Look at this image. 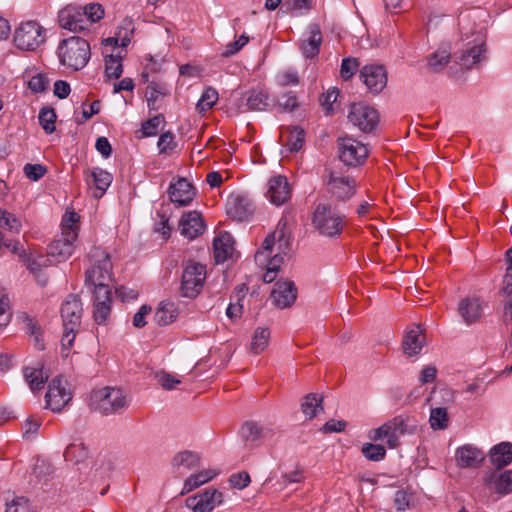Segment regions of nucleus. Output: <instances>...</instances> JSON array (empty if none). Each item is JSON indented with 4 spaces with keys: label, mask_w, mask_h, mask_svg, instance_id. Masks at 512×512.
Returning <instances> with one entry per match:
<instances>
[{
    "label": "nucleus",
    "mask_w": 512,
    "mask_h": 512,
    "mask_svg": "<svg viewBox=\"0 0 512 512\" xmlns=\"http://www.w3.org/2000/svg\"><path fill=\"white\" fill-rule=\"evenodd\" d=\"M291 247L290 235L287 231L286 222L280 221L274 232L269 234L263 241L261 247L255 253V262L266 269L263 275L265 283L275 280L277 272L288 255Z\"/></svg>",
    "instance_id": "1"
},
{
    "label": "nucleus",
    "mask_w": 512,
    "mask_h": 512,
    "mask_svg": "<svg viewBox=\"0 0 512 512\" xmlns=\"http://www.w3.org/2000/svg\"><path fill=\"white\" fill-rule=\"evenodd\" d=\"M80 216L73 210H67L61 221V233L48 245V256L54 263L66 261L75 249L78 238Z\"/></svg>",
    "instance_id": "2"
},
{
    "label": "nucleus",
    "mask_w": 512,
    "mask_h": 512,
    "mask_svg": "<svg viewBox=\"0 0 512 512\" xmlns=\"http://www.w3.org/2000/svg\"><path fill=\"white\" fill-rule=\"evenodd\" d=\"M57 55L62 66L72 71L82 70L91 58V47L87 40L71 36L60 41Z\"/></svg>",
    "instance_id": "3"
},
{
    "label": "nucleus",
    "mask_w": 512,
    "mask_h": 512,
    "mask_svg": "<svg viewBox=\"0 0 512 512\" xmlns=\"http://www.w3.org/2000/svg\"><path fill=\"white\" fill-rule=\"evenodd\" d=\"M417 426L412 423L410 417L399 415L387 421L378 428L371 429L368 437L372 441L386 440L389 448L399 445V438L405 434L415 433Z\"/></svg>",
    "instance_id": "4"
},
{
    "label": "nucleus",
    "mask_w": 512,
    "mask_h": 512,
    "mask_svg": "<svg viewBox=\"0 0 512 512\" xmlns=\"http://www.w3.org/2000/svg\"><path fill=\"white\" fill-rule=\"evenodd\" d=\"M82 302L76 295H69L61 306V317L63 321V335L61 345L64 349L73 346L76 334L81 325Z\"/></svg>",
    "instance_id": "5"
},
{
    "label": "nucleus",
    "mask_w": 512,
    "mask_h": 512,
    "mask_svg": "<svg viewBox=\"0 0 512 512\" xmlns=\"http://www.w3.org/2000/svg\"><path fill=\"white\" fill-rule=\"evenodd\" d=\"M91 266L86 271L85 284L89 287L110 285L112 282V263L108 253L101 248H93L89 253Z\"/></svg>",
    "instance_id": "6"
},
{
    "label": "nucleus",
    "mask_w": 512,
    "mask_h": 512,
    "mask_svg": "<svg viewBox=\"0 0 512 512\" xmlns=\"http://www.w3.org/2000/svg\"><path fill=\"white\" fill-rule=\"evenodd\" d=\"M90 401L94 410L105 415L119 413L128 406V400L124 392L121 389L111 387L94 390Z\"/></svg>",
    "instance_id": "7"
},
{
    "label": "nucleus",
    "mask_w": 512,
    "mask_h": 512,
    "mask_svg": "<svg viewBox=\"0 0 512 512\" xmlns=\"http://www.w3.org/2000/svg\"><path fill=\"white\" fill-rule=\"evenodd\" d=\"M312 224L325 237H336L343 229V217L330 204L320 203L313 213Z\"/></svg>",
    "instance_id": "8"
},
{
    "label": "nucleus",
    "mask_w": 512,
    "mask_h": 512,
    "mask_svg": "<svg viewBox=\"0 0 512 512\" xmlns=\"http://www.w3.org/2000/svg\"><path fill=\"white\" fill-rule=\"evenodd\" d=\"M44 42V29L35 21L22 22L14 30L13 43L21 51H35Z\"/></svg>",
    "instance_id": "9"
},
{
    "label": "nucleus",
    "mask_w": 512,
    "mask_h": 512,
    "mask_svg": "<svg viewBox=\"0 0 512 512\" xmlns=\"http://www.w3.org/2000/svg\"><path fill=\"white\" fill-rule=\"evenodd\" d=\"M207 276L205 265L189 261L185 265L180 283V295L186 298L196 297L203 289Z\"/></svg>",
    "instance_id": "10"
},
{
    "label": "nucleus",
    "mask_w": 512,
    "mask_h": 512,
    "mask_svg": "<svg viewBox=\"0 0 512 512\" xmlns=\"http://www.w3.org/2000/svg\"><path fill=\"white\" fill-rule=\"evenodd\" d=\"M338 150L339 159L351 167L363 165L370 153L365 143L347 135L338 139Z\"/></svg>",
    "instance_id": "11"
},
{
    "label": "nucleus",
    "mask_w": 512,
    "mask_h": 512,
    "mask_svg": "<svg viewBox=\"0 0 512 512\" xmlns=\"http://www.w3.org/2000/svg\"><path fill=\"white\" fill-rule=\"evenodd\" d=\"M46 408L53 412H60L72 399L68 381L62 376L52 379L45 395Z\"/></svg>",
    "instance_id": "12"
},
{
    "label": "nucleus",
    "mask_w": 512,
    "mask_h": 512,
    "mask_svg": "<svg viewBox=\"0 0 512 512\" xmlns=\"http://www.w3.org/2000/svg\"><path fill=\"white\" fill-rule=\"evenodd\" d=\"M276 433L277 429L272 424L260 423L254 420L245 421L239 430L242 440L251 446H259L265 440L271 439Z\"/></svg>",
    "instance_id": "13"
},
{
    "label": "nucleus",
    "mask_w": 512,
    "mask_h": 512,
    "mask_svg": "<svg viewBox=\"0 0 512 512\" xmlns=\"http://www.w3.org/2000/svg\"><path fill=\"white\" fill-rule=\"evenodd\" d=\"M348 120L355 127L365 133L373 131L379 122L377 110L363 103H355L350 107Z\"/></svg>",
    "instance_id": "14"
},
{
    "label": "nucleus",
    "mask_w": 512,
    "mask_h": 512,
    "mask_svg": "<svg viewBox=\"0 0 512 512\" xmlns=\"http://www.w3.org/2000/svg\"><path fill=\"white\" fill-rule=\"evenodd\" d=\"M224 494L218 489H206L186 499L185 505L191 512H212L224 503Z\"/></svg>",
    "instance_id": "15"
},
{
    "label": "nucleus",
    "mask_w": 512,
    "mask_h": 512,
    "mask_svg": "<svg viewBox=\"0 0 512 512\" xmlns=\"http://www.w3.org/2000/svg\"><path fill=\"white\" fill-rule=\"evenodd\" d=\"M226 211L232 219L245 221L252 216L254 212V205L246 194L234 193L227 199Z\"/></svg>",
    "instance_id": "16"
},
{
    "label": "nucleus",
    "mask_w": 512,
    "mask_h": 512,
    "mask_svg": "<svg viewBox=\"0 0 512 512\" xmlns=\"http://www.w3.org/2000/svg\"><path fill=\"white\" fill-rule=\"evenodd\" d=\"M485 39L482 34H477L473 41L458 56V63L465 69H471L485 58Z\"/></svg>",
    "instance_id": "17"
},
{
    "label": "nucleus",
    "mask_w": 512,
    "mask_h": 512,
    "mask_svg": "<svg viewBox=\"0 0 512 512\" xmlns=\"http://www.w3.org/2000/svg\"><path fill=\"white\" fill-rule=\"evenodd\" d=\"M297 298V288L290 280H279L274 284L270 294L271 302L279 309H285L294 304Z\"/></svg>",
    "instance_id": "18"
},
{
    "label": "nucleus",
    "mask_w": 512,
    "mask_h": 512,
    "mask_svg": "<svg viewBox=\"0 0 512 512\" xmlns=\"http://www.w3.org/2000/svg\"><path fill=\"white\" fill-rule=\"evenodd\" d=\"M327 186L330 193L340 200H346L352 197L357 189L354 178L341 175L337 172H331L327 180Z\"/></svg>",
    "instance_id": "19"
},
{
    "label": "nucleus",
    "mask_w": 512,
    "mask_h": 512,
    "mask_svg": "<svg viewBox=\"0 0 512 512\" xmlns=\"http://www.w3.org/2000/svg\"><path fill=\"white\" fill-rule=\"evenodd\" d=\"M168 194L173 204L183 207L192 202L196 195V190L187 179L178 178L170 183Z\"/></svg>",
    "instance_id": "20"
},
{
    "label": "nucleus",
    "mask_w": 512,
    "mask_h": 512,
    "mask_svg": "<svg viewBox=\"0 0 512 512\" xmlns=\"http://www.w3.org/2000/svg\"><path fill=\"white\" fill-rule=\"evenodd\" d=\"M360 77L372 93L381 92L387 84V72L382 65H365L360 71Z\"/></svg>",
    "instance_id": "21"
},
{
    "label": "nucleus",
    "mask_w": 512,
    "mask_h": 512,
    "mask_svg": "<svg viewBox=\"0 0 512 512\" xmlns=\"http://www.w3.org/2000/svg\"><path fill=\"white\" fill-rule=\"evenodd\" d=\"M58 18L60 27L71 32H82L88 29L82 8L67 6L59 12Z\"/></svg>",
    "instance_id": "22"
},
{
    "label": "nucleus",
    "mask_w": 512,
    "mask_h": 512,
    "mask_svg": "<svg viewBox=\"0 0 512 512\" xmlns=\"http://www.w3.org/2000/svg\"><path fill=\"white\" fill-rule=\"evenodd\" d=\"M291 197V187L284 176L272 177L267 183L266 198L276 206H280Z\"/></svg>",
    "instance_id": "23"
},
{
    "label": "nucleus",
    "mask_w": 512,
    "mask_h": 512,
    "mask_svg": "<svg viewBox=\"0 0 512 512\" xmlns=\"http://www.w3.org/2000/svg\"><path fill=\"white\" fill-rule=\"evenodd\" d=\"M455 462L460 468H476L485 459L484 452L472 444H465L455 450Z\"/></svg>",
    "instance_id": "24"
},
{
    "label": "nucleus",
    "mask_w": 512,
    "mask_h": 512,
    "mask_svg": "<svg viewBox=\"0 0 512 512\" xmlns=\"http://www.w3.org/2000/svg\"><path fill=\"white\" fill-rule=\"evenodd\" d=\"M237 105L240 112L264 111L270 106V99L264 90L253 89L240 97Z\"/></svg>",
    "instance_id": "25"
},
{
    "label": "nucleus",
    "mask_w": 512,
    "mask_h": 512,
    "mask_svg": "<svg viewBox=\"0 0 512 512\" xmlns=\"http://www.w3.org/2000/svg\"><path fill=\"white\" fill-rule=\"evenodd\" d=\"M179 229L181 235L190 240L201 235L205 230L201 214L197 211L184 213L179 221Z\"/></svg>",
    "instance_id": "26"
},
{
    "label": "nucleus",
    "mask_w": 512,
    "mask_h": 512,
    "mask_svg": "<svg viewBox=\"0 0 512 512\" xmlns=\"http://www.w3.org/2000/svg\"><path fill=\"white\" fill-rule=\"evenodd\" d=\"M234 239L228 232H220L213 241L216 263H223L234 257L236 253Z\"/></svg>",
    "instance_id": "27"
},
{
    "label": "nucleus",
    "mask_w": 512,
    "mask_h": 512,
    "mask_svg": "<svg viewBox=\"0 0 512 512\" xmlns=\"http://www.w3.org/2000/svg\"><path fill=\"white\" fill-rule=\"evenodd\" d=\"M486 486L497 494L505 496L512 493V469L492 472L485 477Z\"/></svg>",
    "instance_id": "28"
},
{
    "label": "nucleus",
    "mask_w": 512,
    "mask_h": 512,
    "mask_svg": "<svg viewBox=\"0 0 512 512\" xmlns=\"http://www.w3.org/2000/svg\"><path fill=\"white\" fill-rule=\"evenodd\" d=\"M171 465L175 472L182 474L199 468L201 466V456L190 450L180 451L173 456Z\"/></svg>",
    "instance_id": "29"
},
{
    "label": "nucleus",
    "mask_w": 512,
    "mask_h": 512,
    "mask_svg": "<svg viewBox=\"0 0 512 512\" xmlns=\"http://www.w3.org/2000/svg\"><path fill=\"white\" fill-rule=\"evenodd\" d=\"M24 262L29 271L36 277L39 284L41 286H45L47 283V278L41 275V271L42 269L54 263L48 254L45 256L42 254L29 253L24 259Z\"/></svg>",
    "instance_id": "30"
},
{
    "label": "nucleus",
    "mask_w": 512,
    "mask_h": 512,
    "mask_svg": "<svg viewBox=\"0 0 512 512\" xmlns=\"http://www.w3.org/2000/svg\"><path fill=\"white\" fill-rule=\"evenodd\" d=\"M491 463L498 469L512 463V443L501 442L493 446L489 451Z\"/></svg>",
    "instance_id": "31"
},
{
    "label": "nucleus",
    "mask_w": 512,
    "mask_h": 512,
    "mask_svg": "<svg viewBox=\"0 0 512 512\" xmlns=\"http://www.w3.org/2000/svg\"><path fill=\"white\" fill-rule=\"evenodd\" d=\"M281 139L289 152H298L305 141V132L298 126L282 128Z\"/></svg>",
    "instance_id": "32"
},
{
    "label": "nucleus",
    "mask_w": 512,
    "mask_h": 512,
    "mask_svg": "<svg viewBox=\"0 0 512 512\" xmlns=\"http://www.w3.org/2000/svg\"><path fill=\"white\" fill-rule=\"evenodd\" d=\"M89 177H91L92 180L90 181L87 178L86 181L88 185L92 183L95 186V191L93 192L95 198L102 197L113 180L112 175L101 168L92 169L89 172Z\"/></svg>",
    "instance_id": "33"
},
{
    "label": "nucleus",
    "mask_w": 512,
    "mask_h": 512,
    "mask_svg": "<svg viewBox=\"0 0 512 512\" xmlns=\"http://www.w3.org/2000/svg\"><path fill=\"white\" fill-rule=\"evenodd\" d=\"M425 344V335L419 327L408 330L404 336L403 349L409 356L417 355Z\"/></svg>",
    "instance_id": "34"
},
{
    "label": "nucleus",
    "mask_w": 512,
    "mask_h": 512,
    "mask_svg": "<svg viewBox=\"0 0 512 512\" xmlns=\"http://www.w3.org/2000/svg\"><path fill=\"white\" fill-rule=\"evenodd\" d=\"M322 42V34L320 28L316 24L309 26V36L301 44V50L306 58H313L319 53L320 44Z\"/></svg>",
    "instance_id": "35"
},
{
    "label": "nucleus",
    "mask_w": 512,
    "mask_h": 512,
    "mask_svg": "<svg viewBox=\"0 0 512 512\" xmlns=\"http://www.w3.org/2000/svg\"><path fill=\"white\" fill-rule=\"evenodd\" d=\"M459 314L467 324L476 322L482 315V306L477 298H466L459 303Z\"/></svg>",
    "instance_id": "36"
},
{
    "label": "nucleus",
    "mask_w": 512,
    "mask_h": 512,
    "mask_svg": "<svg viewBox=\"0 0 512 512\" xmlns=\"http://www.w3.org/2000/svg\"><path fill=\"white\" fill-rule=\"evenodd\" d=\"M217 473L212 469H203L197 473L191 474L186 478L183 484L181 495H185L194 489L211 481Z\"/></svg>",
    "instance_id": "37"
},
{
    "label": "nucleus",
    "mask_w": 512,
    "mask_h": 512,
    "mask_svg": "<svg viewBox=\"0 0 512 512\" xmlns=\"http://www.w3.org/2000/svg\"><path fill=\"white\" fill-rule=\"evenodd\" d=\"M23 374L32 392L42 389L48 379L47 372H45L40 365L36 367H25Z\"/></svg>",
    "instance_id": "38"
},
{
    "label": "nucleus",
    "mask_w": 512,
    "mask_h": 512,
    "mask_svg": "<svg viewBox=\"0 0 512 512\" xmlns=\"http://www.w3.org/2000/svg\"><path fill=\"white\" fill-rule=\"evenodd\" d=\"M178 316L177 306L170 301H162L157 307L154 320L161 326H166L175 321Z\"/></svg>",
    "instance_id": "39"
},
{
    "label": "nucleus",
    "mask_w": 512,
    "mask_h": 512,
    "mask_svg": "<svg viewBox=\"0 0 512 512\" xmlns=\"http://www.w3.org/2000/svg\"><path fill=\"white\" fill-rule=\"evenodd\" d=\"M122 51L106 54L105 57V76L108 80L118 79L123 73Z\"/></svg>",
    "instance_id": "40"
},
{
    "label": "nucleus",
    "mask_w": 512,
    "mask_h": 512,
    "mask_svg": "<svg viewBox=\"0 0 512 512\" xmlns=\"http://www.w3.org/2000/svg\"><path fill=\"white\" fill-rule=\"evenodd\" d=\"M270 330L267 327H257L252 335L250 351L254 354L262 353L268 346Z\"/></svg>",
    "instance_id": "41"
},
{
    "label": "nucleus",
    "mask_w": 512,
    "mask_h": 512,
    "mask_svg": "<svg viewBox=\"0 0 512 512\" xmlns=\"http://www.w3.org/2000/svg\"><path fill=\"white\" fill-rule=\"evenodd\" d=\"M321 402L322 399L317 394L307 395L301 404L302 412L308 419L313 418L322 410Z\"/></svg>",
    "instance_id": "42"
},
{
    "label": "nucleus",
    "mask_w": 512,
    "mask_h": 512,
    "mask_svg": "<svg viewBox=\"0 0 512 512\" xmlns=\"http://www.w3.org/2000/svg\"><path fill=\"white\" fill-rule=\"evenodd\" d=\"M217 101L218 92L214 88L208 87L204 90L200 99L198 100L196 109L200 113H205L206 111L211 109L216 104Z\"/></svg>",
    "instance_id": "43"
},
{
    "label": "nucleus",
    "mask_w": 512,
    "mask_h": 512,
    "mask_svg": "<svg viewBox=\"0 0 512 512\" xmlns=\"http://www.w3.org/2000/svg\"><path fill=\"white\" fill-rule=\"evenodd\" d=\"M450 61V52L441 48L435 51L429 58L428 65L434 72L442 70Z\"/></svg>",
    "instance_id": "44"
},
{
    "label": "nucleus",
    "mask_w": 512,
    "mask_h": 512,
    "mask_svg": "<svg viewBox=\"0 0 512 512\" xmlns=\"http://www.w3.org/2000/svg\"><path fill=\"white\" fill-rule=\"evenodd\" d=\"M448 421L449 419L446 408L438 407L431 410L429 422L432 429H445L448 426Z\"/></svg>",
    "instance_id": "45"
},
{
    "label": "nucleus",
    "mask_w": 512,
    "mask_h": 512,
    "mask_svg": "<svg viewBox=\"0 0 512 512\" xmlns=\"http://www.w3.org/2000/svg\"><path fill=\"white\" fill-rule=\"evenodd\" d=\"M38 119L41 127L47 134H51L55 131L56 114L54 109L42 108L39 112Z\"/></svg>",
    "instance_id": "46"
},
{
    "label": "nucleus",
    "mask_w": 512,
    "mask_h": 512,
    "mask_svg": "<svg viewBox=\"0 0 512 512\" xmlns=\"http://www.w3.org/2000/svg\"><path fill=\"white\" fill-rule=\"evenodd\" d=\"M0 226L4 229L13 232V233H19L22 224L20 219H18L14 214L3 210L0 208Z\"/></svg>",
    "instance_id": "47"
},
{
    "label": "nucleus",
    "mask_w": 512,
    "mask_h": 512,
    "mask_svg": "<svg viewBox=\"0 0 512 512\" xmlns=\"http://www.w3.org/2000/svg\"><path fill=\"white\" fill-rule=\"evenodd\" d=\"M363 455L371 461H380L384 459L386 450L382 445L366 443L361 449Z\"/></svg>",
    "instance_id": "48"
},
{
    "label": "nucleus",
    "mask_w": 512,
    "mask_h": 512,
    "mask_svg": "<svg viewBox=\"0 0 512 512\" xmlns=\"http://www.w3.org/2000/svg\"><path fill=\"white\" fill-rule=\"evenodd\" d=\"M82 13L84 14V18L87 20V27L89 28V24L95 23L103 18L104 9L98 3H91L82 9Z\"/></svg>",
    "instance_id": "49"
},
{
    "label": "nucleus",
    "mask_w": 512,
    "mask_h": 512,
    "mask_svg": "<svg viewBox=\"0 0 512 512\" xmlns=\"http://www.w3.org/2000/svg\"><path fill=\"white\" fill-rule=\"evenodd\" d=\"M64 457L68 461L78 462L86 457V449L82 443H72L66 447Z\"/></svg>",
    "instance_id": "50"
},
{
    "label": "nucleus",
    "mask_w": 512,
    "mask_h": 512,
    "mask_svg": "<svg viewBox=\"0 0 512 512\" xmlns=\"http://www.w3.org/2000/svg\"><path fill=\"white\" fill-rule=\"evenodd\" d=\"M166 93V89L164 86L157 84L155 82H151L145 91V96L147 99L148 107L155 109V103L160 95H164Z\"/></svg>",
    "instance_id": "51"
},
{
    "label": "nucleus",
    "mask_w": 512,
    "mask_h": 512,
    "mask_svg": "<svg viewBox=\"0 0 512 512\" xmlns=\"http://www.w3.org/2000/svg\"><path fill=\"white\" fill-rule=\"evenodd\" d=\"M164 124L162 115L154 116L142 124V134L144 137L155 136L160 127Z\"/></svg>",
    "instance_id": "52"
},
{
    "label": "nucleus",
    "mask_w": 512,
    "mask_h": 512,
    "mask_svg": "<svg viewBox=\"0 0 512 512\" xmlns=\"http://www.w3.org/2000/svg\"><path fill=\"white\" fill-rule=\"evenodd\" d=\"M157 383L166 390H172L176 385L181 383V380L176 378L174 375L169 374L165 371L157 372L155 375Z\"/></svg>",
    "instance_id": "53"
},
{
    "label": "nucleus",
    "mask_w": 512,
    "mask_h": 512,
    "mask_svg": "<svg viewBox=\"0 0 512 512\" xmlns=\"http://www.w3.org/2000/svg\"><path fill=\"white\" fill-rule=\"evenodd\" d=\"M5 512H31L29 500L25 497H15L7 503Z\"/></svg>",
    "instance_id": "54"
},
{
    "label": "nucleus",
    "mask_w": 512,
    "mask_h": 512,
    "mask_svg": "<svg viewBox=\"0 0 512 512\" xmlns=\"http://www.w3.org/2000/svg\"><path fill=\"white\" fill-rule=\"evenodd\" d=\"M249 41V37L245 34H242L236 41L228 43L223 52V57H229L236 54L240 49H242Z\"/></svg>",
    "instance_id": "55"
},
{
    "label": "nucleus",
    "mask_w": 512,
    "mask_h": 512,
    "mask_svg": "<svg viewBox=\"0 0 512 512\" xmlns=\"http://www.w3.org/2000/svg\"><path fill=\"white\" fill-rule=\"evenodd\" d=\"M93 288L94 302H103V304L111 305V289L110 285H100Z\"/></svg>",
    "instance_id": "56"
},
{
    "label": "nucleus",
    "mask_w": 512,
    "mask_h": 512,
    "mask_svg": "<svg viewBox=\"0 0 512 512\" xmlns=\"http://www.w3.org/2000/svg\"><path fill=\"white\" fill-rule=\"evenodd\" d=\"M157 146L159 148L160 153H170L176 147L173 134L171 132L161 134Z\"/></svg>",
    "instance_id": "57"
},
{
    "label": "nucleus",
    "mask_w": 512,
    "mask_h": 512,
    "mask_svg": "<svg viewBox=\"0 0 512 512\" xmlns=\"http://www.w3.org/2000/svg\"><path fill=\"white\" fill-rule=\"evenodd\" d=\"M111 312V305L94 302V318L98 324L105 323Z\"/></svg>",
    "instance_id": "58"
},
{
    "label": "nucleus",
    "mask_w": 512,
    "mask_h": 512,
    "mask_svg": "<svg viewBox=\"0 0 512 512\" xmlns=\"http://www.w3.org/2000/svg\"><path fill=\"white\" fill-rule=\"evenodd\" d=\"M358 68L356 59L345 58L342 60L340 75L344 80H347L353 76Z\"/></svg>",
    "instance_id": "59"
},
{
    "label": "nucleus",
    "mask_w": 512,
    "mask_h": 512,
    "mask_svg": "<svg viewBox=\"0 0 512 512\" xmlns=\"http://www.w3.org/2000/svg\"><path fill=\"white\" fill-rule=\"evenodd\" d=\"M11 317L9 300L3 297L0 299V331L10 323Z\"/></svg>",
    "instance_id": "60"
},
{
    "label": "nucleus",
    "mask_w": 512,
    "mask_h": 512,
    "mask_svg": "<svg viewBox=\"0 0 512 512\" xmlns=\"http://www.w3.org/2000/svg\"><path fill=\"white\" fill-rule=\"evenodd\" d=\"M48 81L42 74H36L31 77L28 82V87L35 93H41L46 90Z\"/></svg>",
    "instance_id": "61"
},
{
    "label": "nucleus",
    "mask_w": 512,
    "mask_h": 512,
    "mask_svg": "<svg viewBox=\"0 0 512 512\" xmlns=\"http://www.w3.org/2000/svg\"><path fill=\"white\" fill-rule=\"evenodd\" d=\"M23 170L26 177L33 181L39 180L46 171L40 164H26Z\"/></svg>",
    "instance_id": "62"
},
{
    "label": "nucleus",
    "mask_w": 512,
    "mask_h": 512,
    "mask_svg": "<svg viewBox=\"0 0 512 512\" xmlns=\"http://www.w3.org/2000/svg\"><path fill=\"white\" fill-rule=\"evenodd\" d=\"M232 487L237 489H244L250 483V476L246 472L233 474L229 478Z\"/></svg>",
    "instance_id": "63"
},
{
    "label": "nucleus",
    "mask_w": 512,
    "mask_h": 512,
    "mask_svg": "<svg viewBox=\"0 0 512 512\" xmlns=\"http://www.w3.org/2000/svg\"><path fill=\"white\" fill-rule=\"evenodd\" d=\"M502 292L506 295V305H512V272L507 271L503 277Z\"/></svg>",
    "instance_id": "64"
}]
</instances>
